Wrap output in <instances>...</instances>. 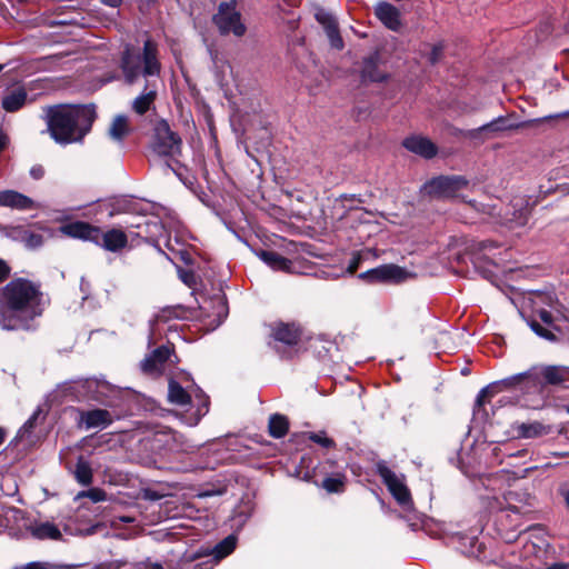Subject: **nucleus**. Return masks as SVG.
<instances>
[{"label": "nucleus", "mask_w": 569, "mask_h": 569, "mask_svg": "<svg viewBox=\"0 0 569 569\" xmlns=\"http://www.w3.org/2000/svg\"><path fill=\"white\" fill-rule=\"evenodd\" d=\"M96 119L94 106H53L47 109L46 120L51 137L59 143L82 140Z\"/></svg>", "instance_id": "f03ea898"}, {"label": "nucleus", "mask_w": 569, "mask_h": 569, "mask_svg": "<svg viewBox=\"0 0 569 569\" xmlns=\"http://www.w3.org/2000/svg\"><path fill=\"white\" fill-rule=\"evenodd\" d=\"M173 440L180 443V450L183 452H193L197 449V446L191 445L189 441L184 440L181 435H173Z\"/></svg>", "instance_id": "58836bf2"}, {"label": "nucleus", "mask_w": 569, "mask_h": 569, "mask_svg": "<svg viewBox=\"0 0 569 569\" xmlns=\"http://www.w3.org/2000/svg\"><path fill=\"white\" fill-rule=\"evenodd\" d=\"M4 436H6L4 430L2 428H0V445L3 442Z\"/></svg>", "instance_id": "6e6d98bb"}, {"label": "nucleus", "mask_w": 569, "mask_h": 569, "mask_svg": "<svg viewBox=\"0 0 569 569\" xmlns=\"http://www.w3.org/2000/svg\"><path fill=\"white\" fill-rule=\"evenodd\" d=\"M12 516L18 519L19 517H22V511L19 509H11Z\"/></svg>", "instance_id": "864d4df0"}, {"label": "nucleus", "mask_w": 569, "mask_h": 569, "mask_svg": "<svg viewBox=\"0 0 569 569\" xmlns=\"http://www.w3.org/2000/svg\"><path fill=\"white\" fill-rule=\"evenodd\" d=\"M468 180L460 176L438 177L429 181L425 189L428 194L437 198H455L468 187Z\"/></svg>", "instance_id": "9d476101"}, {"label": "nucleus", "mask_w": 569, "mask_h": 569, "mask_svg": "<svg viewBox=\"0 0 569 569\" xmlns=\"http://www.w3.org/2000/svg\"><path fill=\"white\" fill-rule=\"evenodd\" d=\"M112 422L111 413L106 409H93L82 411L80 415V423L87 429L106 428Z\"/></svg>", "instance_id": "412c9836"}, {"label": "nucleus", "mask_w": 569, "mask_h": 569, "mask_svg": "<svg viewBox=\"0 0 569 569\" xmlns=\"http://www.w3.org/2000/svg\"><path fill=\"white\" fill-rule=\"evenodd\" d=\"M308 438L323 448H331L335 446L333 440L328 438L325 432H310Z\"/></svg>", "instance_id": "e433bc0d"}, {"label": "nucleus", "mask_w": 569, "mask_h": 569, "mask_svg": "<svg viewBox=\"0 0 569 569\" xmlns=\"http://www.w3.org/2000/svg\"><path fill=\"white\" fill-rule=\"evenodd\" d=\"M486 392H487V390H486V389H482V390L480 391V393L478 395L477 401H478L479 403L481 402V398H482V396H483V395H486Z\"/></svg>", "instance_id": "5fc2aeb1"}, {"label": "nucleus", "mask_w": 569, "mask_h": 569, "mask_svg": "<svg viewBox=\"0 0 569 569\" xmlns=\"http://www.w3.org/2000/svg\"><path fill=\"white\" fill-rule=\"evenodd\" d=\"M9 267L7 266V263L0 259V282L3 281L8 274H9Z\"/></svg>", "instance_id": "c03bdc74"}, {"label": "nucleus", "mask_w": 569, "mask_h": 569, "mask_svg": "<svg viewBox=\"0 0 569 569\" xmlns=\"http://www.w3.org/2000/svg\"><path fill=\"white\" fill-rule=\"evenodd\" d=\"M258 256L267 266L273 270L286 272L293 271L292 261L276 251L262 250L258 253Z\"/></svg>", "instance_id": "b1692460"}, {"label": "nucleus", "mask_w": 569, "mask_h": 569, "mask_svg": "<svg viewBox=\"0 0 569 569\" xmlns=\"http://www.w3.org/2000/svg\"><path fill=\"white\" fill-rule=\"evenodd\" d=\"M237 538L232 535L224 538L220 541L212 550V555L216 559L220 560L227 556H229L236 548Z\"/></svg>", "instance_id": "7c9ffc66"}, {"label": "nucleus", "mask_w": 569, "mask_h": 569, "mask_svg": "<svg viewBox=\"0 0 569 569\" xmlns=\"http://www.w3.org/2000/svg\"><path fill=\"white\" fill-rule=\"evenodd\" d=\"M30 174L33 179H40L43 177L44 174V170L42 167L38 166V167H33L31 170H30Z\"/></svg>", "instance_id": "a18cd8bd"}, {"label": "nucleus", "mask_w": 569, "mask_h": 569, "mask_svg": "<svg viewBox=\"0 0 569 569\" xmlns=\"http://www.w3.org/2000/svg\"><path fill=\"white\" fill-rule=\"evenodd\" d=\"M134 569H164L160 562H152L149 559L136 563Z\"/></svg>", "instance_id": "a19ab883"}, {"label": "nucleus", "mask_w": 569, "mask_h": 569, "mask_svg": "<svg viewBox=\"0 0 569 569\" xmlns=\"http://www.w3.org/2000/svg\"><path fill=\"white\" fill-rule=\"evenodd\" d=\"M43 312L42 292L36 283L19 278L0 290V328L7 331L27 330Z\"/></svg>", "instance_id": "f257e3e1"}, {"label": "nucleus", "mask_w": 569, "mask_h": 569, "mask_svg": "<svg viewBox=\"0 0 569 569\" xmlns=\"http://www.w3.org/2000/svg\"><path fill=\"white\" fill-rule=\"evenodd\" d=\"M117 520H119L121 522H126V523L134 522V518L133 517H129V516L118 517Z\"/></svg>", "instance_id": "8fccbe9b"}, {"label": "nucleus", "mask_w": 569, "mask_h": 569, "mask_svg": "<svg viewBox=\"0 0 569 569\" xmlns=\"http://www.w3.org/2000/svg\"><path fill=\"white\" fill-rule=\"evenodd\" d=\"M403 146L409 151L425 158H432L437 153L436 146L429 139L420 136H412L407 138L403 141Z\"/></svg>", "instance_id": "4be33fe9"}, {"label": "nucleus", "mask_w": 569, "mask_h": 569, "mask_svg": "<svg viewBox=\"0 0 569 569\" xmlns=\"http://www.w3.org/2000/svg\"><path fill=\"white\" fill-rule=\"evenodd\" d=\"M76 498H89L92 502H100L107 500V492L100 488L94 487L80 491Z\"/></svg>", "instance_id": "473e14b6"}, {"label": "nucleus", "mask_w": 569, "mask_h": 569, "mask_svg": "<svg viewBox=\"0 0 569 569\" xmlns=\"http://www.w3.org/2000/svg\"><path fill=\"white\" fill-rule=\"evenodd\" d=\"M153 358L158 359V362H166L169 359L170 356V349L168 347H159L156 349L152 353Z\"/></svg>", "instance_id": "ea45409f"}, {"label": "nucleus", "mask_w": 569, "mask_h": 569, "mask_svg": "<svg viewBox=\"0 0 569 569\" xmlns=\"http://www.w3.org/2000/svg\"><path fill=\"white\" fill-rule=\"evenodd\" d=\"M151 149L159 157L174 159L181 154L182 140L166 120H160L154 127Z\"/></svg>", "instance_id": "423d86ee"}, {"label": "nucleus", "mask_w": 569, "mask_h": 569, "mask_svg": "<svg viewBox=\"0 0 569 569\" xmlns=\"http://www.w3.org/2000/svg\"><path fill=\"white\" fill-rule=\"evenodd\" d=\"M289 428L288 420L282 415H272L269 419V432L273 438H282Z\"/></svg>", "instance_id": "c85d7f7f"}, {"label": "nucleus", "mask_w": 569, "mask_h": 569, "mask_svg": "<svg viewBox=\"0 0 569 569\" xmlns=\"http://www.w3.org/2000/svg\"><path fill=\"white\" fill-rule=\"evenodd\" d=\"M347 478L343 473L337 472L323 479L321 487L329 493H340L345 490Z\"/></svg>", "instance_id": "cd10ccee"}, {"label": "nucleus", "mask_w": 569, "mask_h": 569, "mask_svg": "<svg viewBox=\"0 0 569 569\" xmlns=\"http://www.w3.org/2000/svg\"><path fill=\"white\" fill-rule=\"evenodd\" d=\"M162 366H163V362H158V359L153 358L152 355L148 356L141 362V369L146 373H158L161 371Z\"/></svg>", "instance_id": "f704fd0d"}, {"label": "nucleus", "mask_w": 569, "mask_h": 569, "mask_svg": "<svg viewBox=\"0 0 569 569\" xmlns=\"http://www.w3.org/2000/svg\"><path fill=\"white\" fill-rule=\"evenodd\" d=\"M23 569H47L46 565L42 562H29Z\"/></svg>", "instance_id": "49530a36"}, {"label": "nucleus", "mask_w": 569, "mask_h": 569, "mask_svg": "<svg viewBox=\"0 0 569 569\" xmlns=\"http://www.w3.org/2000/svg\"><path fill=\"white\" fill-rule=\"evenodd\" d=\"M101 2L111 8H118L122 3V0H101Z\"/></svg>", "instance_id": "de8ad7c7"}, {"label": "nucleus", "mask_w": 569, "mask_h": 569, "mask_svg": "<svg viewBox=\"0 0 569 569\" xmlns=\"http://www.w3.org/2000/svg\"><path fill=\"white\" fill-rule=\"evenodd\" d=\"M83 284H88L84 279H81V289H83Z\"/></svg>", "instance_id": "13d9d810"}, {"label": "nucleus", "mask_w": 569, "mask_h": 569, "mask_svg": "<svg viewBox=\"0 0 569 569\" xmlns=\"http://www.w3.org/2000/svg\"><path fill=\"white\" fill-rule=\"evenodd\" d=\"M42 413V410L40 408H38L33 413L32 416L24 422V425L20 428L19 432H18V437L23 439L26 437H28L36 423H37V420L39 419V417L41 416Z\"/></svg>", "instance_id": "72a5a7b5"}, {"label": "nucleus", "mask_w": 569, "mask_h": 569, "mask_svg": "<svg viewBox=\"0 0 569 569\" xmlns=\"http://www.w3.org/2000/svg\"><path fill=\"white\" fill-rule=\"evenodd\" d=\"M407 277L406 269L397 264H382L360 273L359 278L369 282H400Z\"/></svg>", "instance_id": "f8f14e48"}, {"label": "nucleus", "mask_w": 569, "mask_h": 569, "mask_svg": "<svg viewBox=\"0 0 569 569\" xmlns=\"http://www.w3.org/2000/svg\"><path fill=\"white\" fill-rule=\"evenodd\" d=\"M547 569H567V566L563 563H555L552 566H549Z\"/></svg>", "instance_id": "603ef678"}, {"label": "nucleus", "mask_w": 569, "mask_h": 569, "mask_svg": "<svg viewBox=\"0 0 569 569\" xmlns=\"http://www.w3.org/2000/svg\"><path fill=\"white\" fill-rule=\"evenodd\" d=\"M359 264V258H353L351 263L349 264V271L355 272Z\"/></svg>", "instance_id": "09e8293b"}, {"label": "nucleus", "mask_w": 569, "mask_h": 569, "mask_svg": "<svg viewBox=\"0 0 569 569\" xmlns=\"http://www.w3.org/2000/svg\"><path fill=\"white\" fill-rule=\"evenodd\" d=\"M121 69L129 84L134 83L139 77L147 80H157L161 72L158 44L148 39L143 43L142 52L134 53L127 46L121 58Z\"/></svg>", "instance_id": "7ed1b4c3"}, {"label": "nucleus", "mask_w": 569, "mask_h": 569, "mask_svg": "<svg viewBox=\"0 0 569 569\" xmlns=\"http://www.w3.org/2000/svg\"><path fill=\"white\" fill-rule=\"evenodd\" d=\"M193 392L192 399V396L177 381L169 382L168 399L171 403L184 408L182 421L190 427L197 426L209 411V398L198 388Z\"/></svg>", "instance_id": "39448f33"}, {"label": "nucleus", "mask_w": 569, "mask_h": 569, "mask_svg": "<svg viewBox=\"0 0 569 569\" xmlns=\"http://www.w3.org/2000/svg\"><path fill=\"white\" fill-rule=\"evenodd\" d=\"M128 118L123 114L114 117L109 128V136L112 140L121 142L129 133Z\"/></svg>", "instance_id": "a878e982"}, {"label": "nucleus", "mask_w": 569, "mask_h": 569, "mask_svg": "<svg viewBox=\"0 0 569 569\" xmlns=\"http://www.w3.org/2000/svg\"><path fill=\"white\" fill-rule=\"evenodd\" d=\"M201 556H202V553H200V552H186V553H183L181 560L183 562H192L193 560L198 559Z\"/></svg>", "instance_id": "37998d69"}, {"label": "nucleus", "mask_w": 569, "mask_h": 569, "mask_svg": "<svg viewBox=\"0 0 569 569\" xmlns=\"http://www.w3.org/2000/svg\"><path fill=\"white\" fill-rule=\"evenodd\" d=\"M158 93V80H147L142 92L132 101L137 114H144L153 104Z\"/></svg>", "instance_id": "f3484780"}, {"label": "nucleus", "mask_w": 569, "mask_h": 569, "mask_svg": "<svg viewBox=\"0 0 569 569\" xmlns=\"http://www.w3.org/2000/svg\"><path fill=\"white\" fill-rule=\"evenodd\" d=\"M528 325L537 336L548 341L557 340L555 331H559V329L555 325L553 317L548 310L543 308L536 309L535 316L528 321Z\"/></svg>", "instance_id": "9b49d317"}, {"label": "nucleus", "mask_w": 569, "mask_h": 569, "mask_svg": "<svg viewBox=\"0 0 569 569\" xmlns=\"http://www.w3.org/2000/svg\"><path fill=\"white\" fill-rule=\"evenodd\" d=\"M162 366H163V362H158V359L153 358L152 355L148 356L141 362V369L146 373H158L161 371Z\"/></svg>", "instance_id": "c9c22d12"}, {"label": "nucleus", "mask_w": 569, "mask_h": 569, "mask_svg": "<svg viewBox=\"0 0 569 569\" xmlns=\"http://www.w3.org/2000/svg\"><path fill=\"white\" fill-rule=\"evenodd\" d=\"M380 57L379 53L375 52L370 57L366 58L362 67V78L365 80L380 82L387 78L386 72L379 69Z\"/></svg>", "instance_id": "393cba45"}, {"label": "nucleus", "mask_w": 569, "mask_h": 569, "mask_svg": "<svg viewBox=\"0 0 569 569\" xmlns=\"http://www.w3.org/2000/svg\"><path fill=\"white\" fill-rule=\"evenodd\" d=\"M377 471L397 502L405 509H410L412 499L405 477L396 475L385 462L377 463Z\"/></svg>", "instance_id": "1a4fd4ad"}, {"label": "nucleus", "mask_w": 569, "mask_h": 569, "mask_svg": "<svg viewBox=\"0 0 569 569\" xmlns=\"http://www.w3.org/2000/svg\"><path fill=\"white\" fill-rule=\"evenodd\" d=\"M377 18L390 30L397 31L401 27L399 10L388 2H379L375 7Z\"/></svg>", "instance_id": "a211bd4d"}, {"label": "nucleus", "mask_w": 569, "mask_h": 569, "mask_svg": "<svg viewBox=\"0 0 569 569\" xmlns=\"http://www.w3.org/2000/svg\"><path fill=\"white\" fill-rule=\"evenodd\" d=\"M271 335L277 342L296 346L301 338V330L293 323H277L272 327Z\"/></svg>", "instance_id": "6ab92c4d"}, {"label": "nucleus", "mask_w": 569, "mask_h": 569, "mask_svg": "<svg viewBox=\"0 0 569 569\" xmlns=\"http://www.w3.org/2000/svg\"><path fill=\"white\" fill-rule=\"evenodd\" d=\"M18 238L27 248L30 249L41 247L44 241L43 233L33 229H20L18 231Z\"/></svg>", "instance_id": "bb28decb"}, {"label": "nucleus", "mask_w": 569, "mask_h": 569, "mask_svg": "<svg viewBox=\"0 0 569 569\" xmlns=\"http://www.w3.org/2000/svg\"><path fill=\"white\" fill-rule=\"evenodd\" d=\"M27 90L19 86L7 90L2 98L1 106L7 112H16L27 102Z\"/></svg>", "instance_id": "5701e85b"}, {"label": "nucleus", "mask_w": 569, "mask_h": 569, "mask_svg": "<svg viewBox=\"0 0 569 569\" xmlns=\"http://www.w3.org/2000/svg\"><path fill=\"white\" fill-rule=\"evenodd\" d=\"M59 230L64 236L94 242L111 252H118L128 244V237L121 229L114 228L103 232L88 222L73 221L62 224Z\"/></svg>", "instance_id": "20e7f679"}, {"label": "nucleus", "mask_w": 569, "mask_h": 569, "mask_svg": "<svg viewBox=\"0 0 569 569\" xmlns=\"http://www.w3.org/2000/svg\"><path fill=\"white\" fill-rule=\"evenodd\" d=\"M3 68H4V64L0 63V72L3 70Z\"/></svg>", "instance_id": "bf43d9fd"}, {"label": "nucleus", "mask_w": 569, "mask_h": 569, "mask_svg": "<svg viewBox=\"0 0 569 569\" xmlns=\"http://www.w3.org/2000/svg\"><path fill=\"white\" fill-rule=\"evenodd\" d=\"M529 219V211L526 207L515 209L511 217L506 218V223L510 229L523 227Z\"/></svg>", "instance_id": "2f4dec72"}, {"label": "nucleus", "mask_w": 569, "mask_h": 569, "mask_svg": "<svg viewBox=\"0 0 569 569\" xmlns=\"http://www.w3.org/2000/svg\"><path fill=\"white\" fill-rule=\"evenodd\" d=\"M511 431L515 438L533 439L549 435L551 427L540 421L515 422L511 425Z\"/></svg>", "instance_id": "2eb2a0df"}, {"label": "nucleus", "mask_w": 569, "mask_h": 569, "mask_svg": "<svg viewBox=\"0 0 569 569\" xmlns=\"http://www.w3.org/2000/svg\"><path fill=\"white\" fill-rule=\"evenodd\" d=\"M443 49H445V46L442 42H439L432 47L431 52L428 57V60L431 64H435L440 60Z\"/></svg>", "instance_id": "4c0bfd02"}, {"label": "nucleus", "mask_w": 569, "mask_h": 569, "mask_svg": "<svg viewBox=\"0 0 569 569\" xmlns=\"http://www.w3.org/2000/svg\"><path fill=\"white\" fill-rule=\"evenodd\" d=\"M315 17L323 27L331 47L341 50L343 48V40L340 36L336 18L325 9H318Z\"/></svg>", "instance_id": "4468645a"}, {"label": "nucleus", "mask_w": 569, "mask_h": 569, "mask_svg": "<svg viewBox=\"0 0 569 569\" xmlns=\"http://www.w3.org/2000/svg\"><path fill=\"white\" fill-rule=\"evenodd\" d=\"M212 19L221 36L232 34L241 38L247 32V27L234 2H221Z\"/></svg>", "instance_id": "0eeeda50"}, {"label": "nucleus", "mask_w": 569, "mask_h": 569, "mask_svg": "<svg viewBox=\"0 0 569 569\" xmlns=\"http://www.w3.org/2000/svg\"><path fill=\"white\" fill-rule=\"evenodd\" d=\"M545 300H551V297L540 293L536 296L535 301L537 303L538 301L543 302Z\"/></svg>", "instance_id": "3c124183"}, {"label": "nucleus", "mask_w": 569, "mask_h": 569, "mask_svg": "<svg viewBox=\"0 0 569 569\" xmlns=\"http://www.w3.org/2000/svg\"><path fill=\"white\" fill-rule=\"evenodd\" d=\"M560 496L563 498L566 507L569 509V485L563 483L559 488Z\"/></svg>", "instance_id": "79ce46f5"}, {"label": "nucleus", "mask_w": 569, "mask_h": 569, "mask_svg": "<svg viewBox=\"0 0 569 569\" xmlns=\"http://www.w3.org/2000/svg\"><path fill=\"white\" fill-rule=\"evenodd\" d=\"M27 529L38 540H59L62 537L58 526L50 521H34L29 523Z\"/></svg>", "instance_id": "aec40b11"}, {"label": "nucleus", "mask_w": 569, "mask_h": 569, "mask_svg": "<svg viewBox=\"0 0 569 569\" xmlns=\"http://www.w3.org/2000/svg\"><path fill=\"white\" fill-rule=\"evenodd\" d=\"M86 383L88 385L89 388H91V386L94 385V381L87 380Z\"/></svg>", "instance_id": "4d7b16f0"}, {"label": "nucleus", "mask_w": 569, "mask_h": 569, "mask_svg": "<svg viewBox=\"0 0 569 569\" xmlns=\"http://www.w3.org/2000/svg\"><path fill=\"white\" fill-rule=\"evenodd\" d=\"M0 207L27 211L37 209L39 206L28 196L14 190L0 191Z\"/></svg>", "instance_id": "dca6fc26"}, {"label": "nucleus", "mask_w": 569, "mask_h": 569, "mask_svg": "<svg viewBox=\"0 0 569 569\" xmlns=\"http://www.w3.org/2000/svg\"><path fill=\"white\" fill-rule=\"evenodd\" d=\"M541 376L546 383L549 385H563L569 381V367L563 366H547L541 368L539 375L533 370L521 372L502 380V383L512 387L519 382L528 381L532 385L538 382V377Z\"/></svg>", "instance_id": "6e6552de"}, {"label": "nucleus", "mask_w": 569, "mask_h": 569, "mask_svg": "<svg viewBox=\"0 0 569 569\" xmlns=\"http://www.w3.org/2000/svg\"><path fill=\"white\" fill-rule=\"evenodd\" d=\"M565 118H569V110H566V111L559 112V113L548 114L546 117H541V118H537V119H531V120H528V121H525L521 123H508L505 118L499 117V118L492 120L491 122L481 126L479 128V130L480 131L512 130V129H518V128H522V127H532V126L543 123V122H547V121H550L553 119H565Z\"/></svg>", "instance_id": "ddd939ff"}, {"label": "nucleus", "mask_w": 569, "mask_h": 569, "mask_svg": "<svg viewBox=\"0 0 569 569\" xmlns=\"http://www.w3.org/2000/svg\"><path fill=\"white\" fill-rule=\"evenodd\" d=\"M73 473L77 481L82 486H88L92 482L91 466L82 457L78 459Z\"/></svg>", "instance_id": "c756f323"}]
</instances>
